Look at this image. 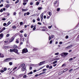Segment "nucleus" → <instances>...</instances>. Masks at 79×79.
<instances>
[{"label": "nucleus", "instance_id": "6e6d98bb", "mask_svg": "<svg viewBox=\"0 0 79 79\" xmlns=\"http://www.w3.org/2000/svg\"><path fill=\"white\" fill-rule=\"evenodd\" d=\"M56 6L57 7L58 6H59V3H58V4H56Z\"/></svg>", "mask_w": 79, "mask_h": 79}, {"label": "nucleus", "instance_id": "09e8293b", "mask_svg": "<svg viewBox=\"0 0 79 79\" xmlns=\"http://www.w3.org/2000/svg\"><path fill=\"white\" fill-rule=\"evenodd\" d=\"M5 29H6V28H5V27H4L2 29V30L3 31H5Z\"/></svg>", "mask_w": 79, "mask_h": 79}, {"label": "nucleus", "instance_id": "bb28decb", "mask_svg": "<svg viewBox=\"0 0 79 79\" xmlns=\"http://www.w3.org/2000/svg\"><path fill=\"white\" fill-rule=\"evenodd\" d=\"M55 55H59V52H57L55 53Z\"/></svg>", "mask_w": 79, "mask_h": 79}, {"label": "nucleus", "instance_id": "c9c22d12", "mask_svg": "<svg viewBox=\"0 0 79 79\" xmlns=\"http://www.w3.org/2000/svg\"><path fill=\"white\" fill-rule=\"evenodd\" d=\"M52 66H50L49 67V69H52Z\"/></svg>", "mask_w": 79, "mask_h": 79}, {"label": "nucleus", "instance_id": "ddd939ff", "mask_svg": "<svg viewBox=\"0 0 79 79\" xmlns=\"http://www.w3.org/2000/svg\"><path fill=\"white\" fill-rule=\"evenodd\" d=\"M11 21H9L7 23V26H9L10 24H11Z\"/></svg>", "mask_w": 79, "mask_h": 79}, {"label": "nucleus", "instance_id": "052dcab7", "mask_svg": "<svg viewBox=\"0 0 79 79\" xmlns=\"http://www.w3.org/2000/svg\"><path fill=\"white\" fill-rule=\"evenodd\" d=\"M37 72V70L36 69H35L33 70V72L34 73H35V72Z\"/></svg>", "mask_w": 79, "mask_h": 79}, {"label": "nucleus", "instance_id": "9b49d317", "mask_svg": "<svg viewBox=\"0 0 79 79\" xmlns=\"http://www.w3.org/2000/svg\"><path fill=\"white\" fill-rule=\"evenodd\" d=\"M45 62V61L41 62H40V63H39V66H40V65H42V64H44V63Z\"/></svg>", "mask_w": 79, "mask_h": 79}, {"label": "nucleus", "instance_id": "a19ab883", "mask_svg": "<svg viewBox=\"0 0 79 79\" xmlns=\"http://www.w3.org/2000/svg\"><path fill=\"white\" fill-rule=\"evenodd\" d=\"M27 4V2H23V5H26Z\"/></svg>", "mask_w": 79, "mask_h": 79}, {"label": "nucleus", "instance_id": "4468645a", "mask_svg": "<svg viewBox=\"0 0 79 79\" xmlns=\"http://www.w3.org/2000/svg\"><path fill=\"white\" fill-rule=\"evenodd\" d=\"M20 67H25V64H22L20 65Z\"/></svg>", "mask_w": 79, "mask_h": 79}, {"label": "nucleus", "instance_id": "774afa93", "mask_svg": "<svg viewBox=\"0 0 79 79\" xmlns=\"http://www.w3.org/2000/svg\"><path fill=\"white\" fill-rule=\"evenodd\" d=\"M37 76H39V74H36L35 75V77H37Z\"/></svg>", "mask_w": 79, "mask_h": 79}, {"label": "nucleus", "instance_id": "393cba45", "mask_svg": "<svg viewBox=\"0 0 79 79\" xmlns=\"http://www.w3.org/2000/svg\"><path fill=\"white\" fill-rule=\"evenodd\" d=\"M66 64H63L62 66H61V67H65V66H66Z\"/></svg>", "mask_w": 79, "mask_h": 79}, {"label": "nucleus", "instance_id": "0e129e2a", "mask_svg": "<svg viewBox=\"0 0 79 79\" xmlns=\"http://www.w3.org/2000/svg\"><path fill=\"white\" fill-rule=\"evenodd\" d=\"M54 36H55L54 35H51V38H53V37H54Z\"/></svg>", "mask_w": 79, "mask_h": 79}, {"label": "nucleus", "instance_id": "39448f33", "mask_svg": "<svg viewBox=\"0 0 79 79\" xmlns=\"http://www.w3.org/2000/svg\"><path fill=\"white\" fill-rule=\"evenodd\" d=\"M54 5L55 7H56V8H57V6H56V4H58V3H59V2H58V1H56L55 2H54Z\"/></svg>", "mask_w": 79, "mask_h": 79}, {"label": "nucleus", "instance_id": "412c9836", "mask_svg": "<svg viewBox=\"0 0 79 79\" xmlns=\"http://www.w3.org/2000/svg\"><path fill=\"white\" fill-rule=\"evenodd\" d=\"M3 33H1L0 35V37H1L2 38V37H3Z\"/></svg>", "mask_w": 79, "mask_h": 79}, {"label": "nucleus", "instance_id": "72a5a7b5", "mask_svg": "<svg viewBox=\"0 0 79 79\" xmlns=\"http://www.w3.org/2000/svg\"><path fill=\"white\" fill-rule=\"evenodd\" d=\"M73 69H71L69 71V73H70V72H71L72 71H73Z\"/></svg>", "mask_w": 79, "mask_h": 79}, {"label": "nucleus", "instance_id": "a18cd8bd", "mask_svg": "<svg viewBox=\"0 0 79 79\" xmlns=\"http://www.w3.org/2000/svg\"><path fill=\"white\" fill-rule=\"evenodd\" d=\"M23 24V22H21L20 23V25H22Z\"/></svg>", "mask_w": 79, "mask_h": 79}, {"label": "nucleus", "instance_id": "cd10ccee", "mask_svg": "<svg viewBox=\"0 0 79 79\" xmlns=\"http://www.w3.org/2000/svg\"><path fill=\"white\" fill-rule=\"evenodd\" d=\"M4 48L5 49H6V48H8V46H5L4 47Z\"/></svg>", "mask_w": 79, "mask_h": 79}, {"label": "nucleus", "instance_id": "79ce46f5", "mask_svg": "<svg viewBox=\"0 0 79 79\" xmlns=\"http://www.w3.org/2000/svg\"><path fill=\"white\" fill-rule=\"evenodd\" d=\"M52 25H51V26H49L48 27V28L49 29H51V28L52 27Z\"/></svg>", "mask_w": 79, "mask_h": 79}, {"label": "nucleus", "instance_id": "4d7b16f0", "mask_svg": "<svg viewBox=\"0 0 79 79\" xmlns=\"http://www.w3.org/2000/svg\"><path fill=\"white\" fill-rule=\"evenodd\" d=\"M24 36L25 37H27V35L26 33H25L24 35Z\"/></svg>", "mask_w": 79, "mask_h": 79}, {"label": "nucleus", "instance_id": "b1692460", "mask_svg": "<svg viewBox=\"0 0 79 79\" xmlns=\"http://www.w3.org/2000/svg\"><path fill=\"white\" fill-rule=\"evenodd\" d=\"M32 73H33L31 71L28 73V75H29V74H32Z\"/></svg>", "mask_w": 79, "mask_h": 79}, {"label": "nucleus", "instance_id": "4c0bfd02", "mask_svg": "<svg viewBox=\"0 0 79 79\" xmlns=\"http://www.w3.org/2000/svg\"><path fill=\"white\" fill-rule=\"evenodd\" d=\"M14 48H18V46H17L16 45H15Z\"/></svg>", "mask_w": 79, "mask_h": 79}, {"label": "nucleus", "instance_id": "338daca9", "mask_svg": "<svg viewBox=\"0 0 79 79\" xmlns=\"http://www.w3.org/2000/svg\"><path fill=\"white\" fill-rule=\"evenodd\" d=\"M0 12H3V9H1V10H0Z\"/></svg>", "mask_w": 79, "mask_h": 79}, {"label": "nucleus", "instance_id": "dca6fc26", "mask_svg": "<svg viewBox=\"0 0 79 79\" xmlns=\"http://www.w3.org/2000/svg\"><path fill=\"white\" fill-rule=\"evenodd\" d=\"M10 4H7L6 6V7L7 8H9L10 6Z\"/></svg>", "mask_w": 79, "mask_h": 79}, {"label": "nucleus", "instance_id": "49530a36", "mask_svg": "<svg viewBox=\"0 0 79 79\" xmlns=\"http://www.w3.org/2000/svg\"><path fill=\"white\" fill-rule=\"evenodd\" d=\"M30 14V13H29V12H27V15H29Z\"/></svg>", "mask_w": 79, "mask_h": 79}, {"label": "nucleus", "instance_id": "c03bdc74", "mask_svg": "<svg viewBox=\"0 0 79 79\" xmlns=\"http://www.w3.org/2000/svg\"><path fill=\"white\" fill-rule=\"evenodd\" d=\"M36 5H38L39 4V2H36Z\"/></svg>", "mask_w": 79, "mask_h": 79}, {"label": "nucleus", "instance_id": "603ef678", "mask_svg": "<svg viewBox=\"0 0 79 79\" xmlns=\"http://www.w3.org/2000/svg\"><path fill=\"white\" fill-rule=\"evenodd\" d=\"M16 42L17 43V44H18V43H19V41H18V40H16Z\"/></svg>", "mask_w": 79, "mask_h": 79}, {"label": "nucleus", "instance_id": "5701e85b", "mask_svg": "<svg viewBox=\"0 0 79 79\" xmlns=\"http://www.w3.org/2000/svg\"><path fill=\"white\" fill-rule=\"evenodd\" d=\"M5 15H7V16H8L10 15V13H5Z\"/></svg>", "mask_w": 79, "mask_h": 79}, {"label": "nucleus", "instance_id": "e433bc0d", "mask_svg": "<svg viewBox=\"0 0 79 79\" xmlns=\"http://www.w3.org/2000/svg\"><path fill=\"white\" fill-rule=\"evenodd\" d=\"M27 77V76L26 75H24L23 77V78H26V77Z\"/></svg>", "mask_w": 79, "mask_h": 79}, {"label": "nucleus", "instance_id": "aec40b11", "mask_svg": "<svg viewBox=\"0 0 79 79\" xmlns=\"http://www.w3.org/2000/svg\"><path fill=\"white\" fill-rule=\"evenodd\" d=\"M57 61H57V60H56L52 63V64H55V63H57Z\"/></svg>", "mask_w": 79, "mask_h": 79}, {"label": "nucleus", "instance_id": "c756f323", "mask_svg": "<svg viewBox=\"0 0 79 79\" xmlns=\"http://www.w3.org/2000/svg\"><path fill=\"white\" fill-rule=\"evenodd\" d=\"M19 2V0H17L15 2V4H16V3H18Z\"/></svg>", "mask_w": 79, "mask_h": 79}, {"label": "nucleus", "instance_id": "37998d69", "mask_svg": "<svg viewBox=\"0 0 79 79\" xmlns=\"http://www.w3.org/2000/svg\"><path fill=\"white\" fill-rule=\"evenodd\" d=\"M6 2L7 3H10V2H9L8 0H6Z\"/></svg>", "mask_w": 79, "mask_h": 79}, {"label": "nucleus", "instance_id": "4be33fe9", "mask_svg": "<svg viewBox=\"0 0 79 79\" xmlns=\"http://www.w3.org/2000/svg\"><path fill=\"white\" fill-rule=\"evenodd\" d=\"M3 26H6V27L8 26H7V24H6V23H4L3 24Z\"/></svg>", "mask_w": 79, "mask_h": 79}, {"label": "nucleus", "instance_id": "6ab92c4d", "mask_svg": "<svg viewBox=\"0 0 79 79\" xmlns=\"http://www.w3.org/2000/svg\"><path fill=\"white\" fill-rule=\"evenodd\" d=\"M48 14L49 16H52V13H51L50 11L48 12Z\"/></svg>", "mask_w": 79, "mask_h": 79}, {"label": "nucleus", "instance_id": "a211bd4d", "mask_svg": "<svg viewBox=\"0 0 79 79\" xmlns=\"http://www.w3.org/2000/svg\"><path fill=\"white\" fill-rule=\"evenodd\" d=\"M22 11H27V10L26 9H22Z\"/></svg>", "mask_w": 79, "mask_h": 79}, {"label": "nucleus", "instance_id": "f257e3e1", "mask_svg": "<svg viewBox=\"0 0 79 79\" xmlns=\"http://www.w3.org/2000/svg\"><path fill=\"white\" fill-rule=\"evenodd\" d=\"M68 55V53L67 52H63L60 55H61V56L62 57H66V55Z\"/></svg>", "mask_w": 79, "mask_h": 79}, {"label": "nucleus", "instance_id": "9d476101", "mask_svg": "<svg viewBox=\"0 0 79 79\" xmlns=\"http://www.w3.org/2000/svg\"><path fill=\"white\" fill-rule=\"evenodd\" d=\"M44 15V13H42V14H41V15H40V17H41V21H42L43 20V16Z\"/></svg>", "mask_w": 79, "mask_h": 79}, {"label": "nucleus", "instance_id": "680f3d73", "mask_svg": "<svg viewBox=\"0 0 79 79\" xmlns=\"http://www.w3.org/2000/svg\"><path fill=\"white\" fill-rule=\"evenodd\" d=\"M48 39L49 40H51V36H49Z\"/></svg>", "mask_w": 79, "mask_h": 79}, {"label": "nucleus", "instance_id": "20e7f679", "mask_svg": "<svg viewBox=\"0 0 79 79\" xmlns=\"http://www.w3.org/2000/svg\"><path fill=\"white\" fill-rule=\"evenodd\" d=\"M11 60L10 58H7L4 60V61H6V62H8V61H9Z\"/></svg>", "mask_w": 79, "mask_h": 79}, {"label": "nucleus", "instance_id": "2eb2a0df", "mask_svg": "<svg viewBox=\"0 0 79 79\" xmlns=\"http://www.w3.org/2000/svg\"><path fill=\"white\" fill-rule=\"evenodd\" d=\"M4 55L3 54H0V58H3Z\"/></svg>", "mask_w": 79, "mask_h": 79}, {"label": "nucleus", "instance_id": "f03ea898", "mask_svg": "<svg viewBox=\"0 0 79 79\" xmlns=\"http://www.w3.org/2000/svg\"><path fill=\"white\" fill-rule=\"evenodd\" d=\"M15 36H13L9 40V42H12L14 40V39H15Z\"/></svg>", "mask_w": 79, "mask_h": 79}, {"label": "nucleus", "instance_id": "c85d7f7f", "mask_svg": "<svg viewBox=\"0 0 79 79\" xmlns=\"http://www.w3.org/2000/svg\"><path fill=\"white\" fill-rule=\"evenodd\" d=\"M17 69V67H15L13 69V71H15V69Z\"/></svg>", "mask_w": 79, "mask_h": 79}, {"label": "nucleus", "instance_id": "0eeeda50", "mask_svg": "<svg viewBox=\"0 0 79 79\" xmlns=\"http://www.w3.org/2000/svg\"><path fill=\"white\" fill-rule=\"evenodd\" d=\"M42 31H46V29H47V28H46V27H42Z\"/></svg>", "mask_w": 79, "mask_h": 79}, {"label": "nucleus", "instance_id": "13d9d810", "mask_svg": "<svg viewBox=\"0 0 79 79\" xmlns=\"http://www.w3.org/2000/svg\"><path fill=\"white\" fill-rule=\"evenodd\" d=\"M0 72L1 73H4V71H3V70H1L0 71Z\"/></svg>", "mask_w": 79, "mask_h": 79}, {"label": "nucleus", "instance_id": "a878e982", "mask_svg": "<svg viewBox=\"0 0 79 79\" xmlns=\"http://www.w3.org/2000/svg\"><path fill=\"white\" fill-rule=\"evenodd\" d=\"M31 66H36V64H31Z\"/></svg>", "mask_w": 79, "mask_h": 79}, {"label": "nucleus", "instance_id": "58836bf2", "mask_svg": "<svg viewBox=\"0 0 79 79\" xmlns=\"http://www.w3.org/2000/svg\"><path fill=\"white\" fill-rule=\"evenodd\" d=\"M10 51L11 52H13V49H12H12H10Z\"/></svg>", "mask_w": 79, "mask_h": 79}, {"label": "nucleus", "instance_id": "864d4df0", "mask_svg": "<svg viewBox=\"0 0 79 79\" xmlns=\"http://www.w3.org/2000/svg\"><path fill=\"white\" fill-rule=\"evenodd\" d=\"M47 71V69H44L43 70V71Z\"/></svg>", "mask_w": 79, "mask_h": 79}, {"label": "nucleus", "instance_id": "69168bd1", "mask_svg": "<svg viewBox=\"0 0 79 79\" xmlns=\"http://www.w3.org/2000/svg\"><path fill=\"white\" fill-rule=\"evenodd\" d=\"M3 6V4H1L0 5V7H2V6Z\"/></svg>", "mask_w": 79, "mask_h": 79}, {"label": "nucleus", "instance_id": "f3484780", "mask_svg": "<svg viewBox=\"0 0 79 79\" xmlns=\"http://www.w3.org/2000/svg\"><path fill=\"white\" fill-rule=\"evenodd\" d=\"M23 74H20L19 75V77H22L23 76Z\"/></svg>", "mask_w": 79, "mask_h": 79}, {"label": "nucleus", "instance_id": "2f4dec72", "mask_svg": "<svg viewBox=\"0 0 79 79\" xmlns=\"http://www.w3.org/2000/svg\"><path fill=\"white\" fill-rule=\"evenodd\" d=\"M9 36H10V34H7L6 35V37H9Z\"/></svg>", "mask_w": 79, "mask_h": 79}, {"label": "nucleus", "instance_id": "bf43d9fd", "mask_svg": "<svg viewBox=\"0 0 79 79\" xmlns=\"http://www.w3.org/2000/svg\"><path fill=\"white\" fill-rule=\"evenodd\" d=\"M49 67H50V66H49V65H47L46 66V68H49Z\"/></svg>", "mask_w": 79, "mask_h": 79}, {"label": "nucleus", "instance_id": "ea45409f", "mask_svg": "<svg viewBox=\"0 0 79 79\" xmlns=\"http://www.w3.org/2000/svg\"><path fill=\"white\" fill-rule=\"evenodd\" d=\"M72 60H73V58H71L69 60V61H71Z\"/></svg>", "mask_w": 79, "mask_h": 79}, {"label": "nucleus", "instance_id": "8fccbe9b", "mask_svg": "<svg viewBox=\"0 0 79 79\" xmlns=\"http://www.w3.org/2000/svg\"><path fill=\"white\" fill-rule=\"evenodd\" d=\"M52 42H53V41H52V40H51L49 42V44H52Z\"/></svg>", "mask_w": 79, "mask_h": 79}, {"label": "nucleus", "instance_id": "6e6552de", "mask_svg": "<svg viewBox=\"0 0 79 79\" xmlns=\"http://www.w3.org/2000/svg\"><path fill=\"white\" fill-rule=\"evenodd\" d=\"M13 52H15L16 53H17L18 52V50L16 49H13Z\"/></svg>", "mask_w": 79, "mask_h": 79}, {"label": "nucleus", "instance_id": "e2e57ef3", "mask_svg": "<svg viewBox=\"0 0 79 79\" xmlns=\"http://www.w3.org/2000/svg\"><path fill=\"white\" fill-rule=\"evenodd\" d=\"M32 22L33 23H35V19H33L32 20Z\"/></svg>", "mask_w": 79, "mask_h": 79}, {"label": "nucleus", "instance_id": "de8ad7c7", "mask_svg": "<svg viewBox=\"0 0 79 79\" xmlns=\"http://www.w3.org/2000/svg\"><path fill=\"white\" fill-rule=\"evenodd\" d=\"M6 69H6V68H4L3 70H4V71H6Z\"/></svg>", "mask_w": 79, "mask_h": 79}, {"label": "nucleus", "instance_id": "423d86ee", "mask_svg": "<svg viewBox=\"0 0 79 79\" xmlns=\"http://www.w3.org/2000/svg\"><path fill=\"white\" fill-rule=\"evenodd\" d=\"M73 45L71 44L68 45L67 47L66 48V49H69V48H72L73 47Z\"/></svg>", "mask_w": 79, "mask_h": 79}, {"label": "nucleus", "instance_id": "5fc2aeb1", "mask_svg": "<svg viewBox=\"0 0 79 79\" xmlns=\"http://www.w3.org/2000/svg\"><path fill=\"white\" fill-rule=\"evenodd\" d=\"M37 24H39V25H41V24H42V23H40V22H38Z\"/></svg>", "mask_w": 79, "mask_h": 79}, {"label": "nucleus", "instance_id": "1a4fd4ad", "mask_svg": "<svg viewBox=\"0 0 79 79\" xmlns=\"http://www.w3.org/2000/svg\"><path fill=\"white\" fill-rule=\"evenodd\" d=\"M26 69V67H23L21 69V71H23V72L24 71H25Z\"/></svg>", "mask_w": 79, "mask_h": 79}, {"label": "nucleus", "instance_id": "7ed1b4c3", "mask_svg": "<svg viewBox=\"0 0 79 79\" xmlns=\"http://www.w3.org/2000/svg\"><path fill=\"white\" fill-rule=\"evenodd\" d=\"M28 52V50L27 48H24L22 50V53H24Z\"/></svg>", "mask_w": 79, "mask_h": 79}, {"label": "nucleus", "instance_id": "f8f14e48", "mask_svg": "<svg viewBox=\"0 0 79 79\" xmlns=\"http://www.w3.org/2000/svg\"><path fill=\"white\" fill-rule=\"evenodd\" d=\"M68 71V69H64V71H62V72H63L62 73V74H63V73H65L66 71Z\"/></svg>", "mask_w": 79, "mask_h": 79}, {"label": "nucleus", "instance_id": "7c9ffc66", "mask_svg": "<svg viewBox=\"0 0 79 79\" xmlns=\"http://www.w3.org/2000/svg\"><path fill=\"white\" fill-rule=\"evenodd\" d=\"M9 64L10 65H11L13 64V63H12V62H10L9 63Z\"/></svg>", "mask_w": 79, "mask_h": 79}, {"label": "nucleus", "instance_id": "f704fd0d", "mask_svg": "<svg viewBox=\"0 0 79 79\" xmlns=\"http://www.w3.org/2000/svg\"><path fill=\"white\" fill-rule=\"evenodd\" d=\"M28 0H24L23 2H28Z\"/></svg>", "mask_w": 79, "mask_h": 79}, {"label": "nucleus", "instance_id": "473e14b6", "mask_svg": "<svg viewBox=\"0 0 79 79\" xmlns=\"http://www.w3.org/2000/svg\"><path fill=\"white\" fill-rule=\"evenodd\" d=\"M16 15V12H14L13 13V15L14 16H15Z\"/></svg>", "mask_w": 79, "mask_h": 79}, {"label": "nucleus", "instance_id": "3c124183", "mask_svg": "<svg viewBox=\"0 0 79 79\" xmlns=\"http://www.w3.org/2000/svg\"><path fill=\"white\" fill-rule=\"evenodd\" d=\"M42 7H39V8H38V10H41V9H42Z\"/></svg>", "mask_w": 79, "mask_h": 79}]
</instances>
